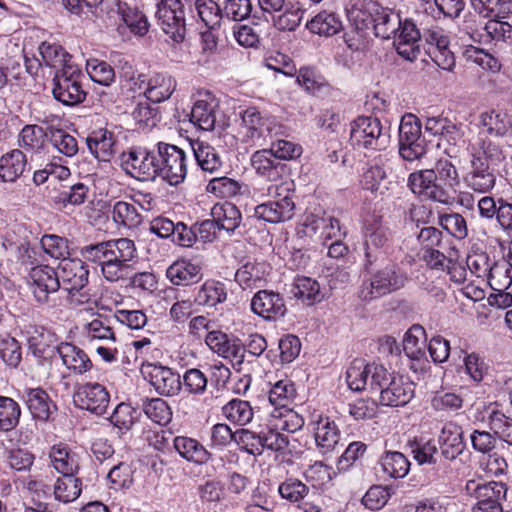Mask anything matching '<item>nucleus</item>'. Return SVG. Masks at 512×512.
Masks as SVG:
<instances>
[{"label": "nucleus", "mask_w": 512, "mask_h": 512, "mask_svg": "<svg viewBox=\"0 0 512 512\" xmlns=\"http://www.w3.org/2000/svg\"><path fill=\"white\" fill-rule=\"evenodd\" d=\"M80 253L86 261L98 265L109 282L127 278L132 270L130 262L137 256L135 244L128 238L90 244L82 247Z\"/></svg>", "instance_id": "1"}, {"label": "nucleus", "mask_w": 512, "mask_h": 512, "mask_svg": "<svg viewBox=\"0 0 512 512\" xmlns=\"http://www.w3.org/2000/svg\"><path fill=\"white\" fill-rule=\"evenodd\" d=\"M372 379L371 394L378 395L379 404L386 407H402L408 404L415 394V384L408 377L386 368L376 367Z\"/></svg>", "instance_id": "2"}, {"label": "nucleus", "mask_w": 512, "mask_h": 512, "mask_svg": "<svg viewBox=\"0 0 512 512\" xmlns=\"http://www.w3.org/2000/svg\"><path fill=\"white\" fill-rule=\"evenodd\" d=\"M389 142V130L382 126L378 118L361 116L351 123L350 143L354 148L381 151Z\"/></svg>", "instance_id": "3"}, {"label": "nucleus", "mask_w": 512, "mask_h": 512, "mask_svg": "<svg viewBox=\"0 0 512 512\" xmlns=\"http://www.w3.org/2000/svg\"><path fill=\"white\" fill-rule=\"evenodd\" d=\"M409 280L410 277L404 269L397 264H389L363 282L359 297L362 300H372L384 296L404 288Z\"/></svg>", "instance_id": "4"}, {"label": "nucleus", "mask_w": 512, "mask_h": 512, "mask_svg": "<svg viewBox=\"0 0 512 512\" xmlns=\"http://www.w3.org/2000/svg\"><path fill=\"white\" fill-rule=\"evenodd\" d=\"M364 269L390 257L393 252V237L389 228L381 224L366 227L364 232Z\"/></svg>", "instance_id": "5"}, {"label": "nucleus", "mask_w": 512, "mask_h": 512, "mask_svg": "<svg viewBox=\"0 0 512 512\" xmlns=\"http://www.w3.org/2000/svg\"><path fill=\"white\" fill-rule=\"evenodd\" d=\"M83 74L78 66H68L63 72H55L52 93L54 98L67 106L83 102L86 91L82 87Z\"/></svg>", "instance_id": "6"}, {"label": "nucleus", "mask_w": 512, "mask_h": 512, "mask_svg": "<svg viewBox=\"0 0 512 512\" xmlns=\"http://www.w3.org/2000/svg\"><path fill=\"white\" fill-rule=\"evenodd\" d=\"M72 398L75 407L96 416L106 414L110 404V393L99 382L77 383Z\"/></svg>", "instance_id": "7"}, {"label": "nucleus", "mask_w": 512, "mask_h": 512, "mask_svg": "<svg viewBox=\"0 0 512 512\" xmlns=\"http://www.w3.org/2000/svg\"><path fill=\"white\" fill-rule=\"evenodd\" d=\"M158 177L170 185H178L187 175V160L185 152L179 147L160 142L158 143Z\"/></svg>", "instance_id": "8"}, {"label": "nucleus", "mask_w": 512, "mask_h": 512, "mask_svg": "<svg viewBox=\"0 0 512 512\" xmlns=\"http://www.w3.org/2000/svg\"><path fill=\"white\" fill-rule=\"evenodd\" d=\"M140 372L156 393L161 396H175L182 389L181 376L160 363L144 361L141 364Z\"/></svg>", "instance_id": "9"}, {"label": "nucleus", "mask_w": 512, "mask_h": 512, "mask_svg": "<svg viewBox=\"0 0 512 512\" xmlns=\"http://www.w3.org/2000/svg\"><path fill=\"white\" fill-rule=\"evenodd\" d=\"M59 280L71 296L72 303H84L85 295L79 293L88 283L89 271L80 259L64 258L58 265Z\"/></svg>", "instance_id": "10"}, {"label": "nucleus", "mask_w": 512, "mask_h": 512, "mask_svg": "<svg viewBox=\"0 0 512 512\" xmlns=\"http://www.w3.org/2000/svg\"><path fill=\"white\" fill-rule=\"evenodd\" d=\"M121 167L139 181H152L158 177V159L145 149H130L121 155Z\"/></svg>", "instance_id": "11"}, {"label": "nucleus", "mask_w": 512, "mask_h": 512, "mask_svg": "<svg viewBox=\"0 0 512 512\" xmlns=\"http://www.w3.org/2000/svg\"><path fill=\"white\" fill-rule=\"evenodd\" d=\"M156 17L162 30L174 41L185 37L186 24L183 5L180 0H161L157 5Z\"/></svg>", "instance_id": "12"}, {"label": "nucleus", "mask_w": 512, "mask_h": 512, "mask_svg": "<svg viewBox=\"0 0 512 512\" xmlns=\"http://www.w3.org/2000/svg\"><path fill=\"white\" fill-rule=\"evenodd\" d=\"M268 195L277 196L278 199L269 200L259 204L254 209V215L270 223H280L290 220L294 215L295 203L289 195L280 197L279 186L269 185Z\"/></svg>", "instance_id": "13"}, {"label": "nucleus", "mask_w": 512, "mask_h": 512, "mask_svg": "<svg viewBox=\"0 0 512 512\" xmlns=\"http://www.w3.org/2000/svg\"><path fill=\"white\" fill-rule=\"evenodd\" d=\"M426 43V52L435 64L443 70L452 71L455 66V57L449 49V37L443 29L434 27L423 32Z\"/></svg>", "instance_id": "14"}, {"label": "nucleus", "mask_w": 512, "mask_h": 512, "mask_svg": "<svg viewBox=\"0 0 512 512\" xmlns=\"http://www.w3.org/2000/svg\"><path fill=\"white\" fill-rule=\"evenodd\" d=\"M133 83L138 86L140 93H143L146 99L152 103H161L168 100L176 89V80L167 74L158 73L149 79L145 75H139L133 79Z\"/></svg>", "instance_id": "15"}, {"label": "nucleus", "mask_w": 512, "mask_h": 512, "mask_svg": "<svg viewBox=\"0 0 512 512\" xmlns=\"http://www.w3.org/2000/svg\"><path fill=\"white\" fill-rule=\"evenodd\" d=\"M436 184L439 192L440 203L452 205L455 202L461 179L455 165L447 159H439L435 168Z\"/></svg>", "instance_id": "16"}, {"label": "nucleus", "mask_w": 512, "mask_h": 512, "mask_svg": "<svg viewBox=\"0 0 512 512\" xmlns=\"http://www.w3.org/2000/svg\"><path fill=\"white\" fill-rule=\"evenodd\" d=\"M21 399L35 421L47 423L52 421L57 414V405L42 388L24 389Z\"/></svg>", "instance_id": "17"}, {"label": "nucleus", "mask_w": 512, "mask_h": 512, "mask_svg": "<svg viewBox=\"0 0 512 512\" xmlns=\"http://www.w3.org/2000/svg\"><path fill=\"white\" fill-rule=\"evenodd\" d=\"M241 125L246 136L252 140L277 135L281 129L274 117L262 115L255 107L241 112Z\"/></svg>", "instance_id": "18"}, {"label": "nucleus", "mask_w": 512, "mask_h": 512, "mask_svg": "<svg viewBox=\"0 0 512 512\" xmlns=\"http://www.w3.org/2000/svg\"><path fill=\"white\" fill-rule=\"evenodd\" d=\"M463 179L468 188L478 193L489 192L496 182L494 170L490 167L487 157L480 155H473L469 170Z\"/></svg>", "instance_id": "19"}, {"label": "nucleus", "mask_w": 512, "mask_h": 512, "mask_svg": "<svg viewBox=\"0 0 512 512\" xmlns=\"http://www.w3.org/2000/svg\"><path fill=\"white\" fill-rule=\"evenodd\" d=\"M207 346L219 356L242 364L245 357V346L235 337H231L220 330L209 331L205 335Z\"/></svg>", "instance_id": "20"}, {"label": "nucleus", "mask_w": 512, "mask_h": 512, "mask_svg": "<svg viewBox=\"0 0 512 512\" xmlns=\"http://www.w3.org/2000/svg\"><path fill=\"white\" fill-rule=\"evenodd\" d=\"M29 351L37 358L46 359L57 352L58 339L55 333L37 324L25 327Z\"/></svg>", "instance_id": "21"}, {"label": "nucleus", "mask_w": 512, "mask_h": 512, "mask_svg": "<svg viewBox=\"0 0 512 512\" xmlns=\"http://www.w3.org/2000/svg\"><path fill=\"white\" fill-rule=\"evenodd\" d=\"M217 107V99L211 92H198L191 109L190 121L204 131H212L216 123Z\"/></svg>", "instance_id": "22"}, {"label": "nucleus", "mask_w": 512, "mask_h": 512, "mask_svg": "<svg viewBox=\"0 0 512 512\" xmlns=\"http://www.w3.org/2000/svg\"><path fill=\"white\" fill-rule=\"evenodd\" d=\"M438 444L440 457L446 461L456 459L466 447L462 427L454 421L445 422L438 435Z\"/></svg>", "instance_id": "23"}, {"label": "nucleus", "mask_w": 512, "mask_h": 512, "mask_svg": "<svg viewBox=\"0 0 512 512\" xmlns=\"http://www.w3.org/2000/svg\"><path fill=\"white\" fill-rule=\"evenodd\" d=\"M392 38L397 53L404 59L414 61L420 54L419 41L423 39V34L411 20L401 21V27Z\"/></svg>", "instance_id": "24"}, {"label": "nucleus", "mask_w": 512, "mask_h": 512, "mask_svg": "<svg viewBox=\"0 0 512 512\" xmlns=\"http://www.w3.org/2000/svg\"><path fill=\"white\" fill-rule=\"evenodd\" d=\"M315 443L318 450L326 455L339 445L341 432L336 422L328 416L318 415L312 421Z\"/></svg>", "instance_id": "25"}, {"label": "nucleus", "mask_w": 512, "mask_h": 512, "mask_svg": "<svg viewBox=\"0 0 512 512\" xmlns=\"http://www.w3.org/2000/svg\"><path fill=\"white\" fill-rule=\"evenodd\" d=\"M251 309L265 320H276L285 315L286 308L283 298L268 290L258 291L251 300Z\"/></svg>", "instance_id": "26"}, {"label": "nucleus", "mask_w": 512, "mask_h": 512, "mask_svg": "<svg viewBox=\"0 0 512 512\" xmlns=\"http://www.w3.org/2000/svg\"><path fill=\"white\" fill-rule=\"evenodd\" d=\"M466 489L476 499V503L490 506H502V502L506 499L507 494V486L502 481L485 483L469 481Z\"/></svg>", "instance_id": "27"}, {"label": "nucleus", "mask_w": 512, "mask_h": 512, "mask_svg": "<svg viewBox=\"0 0 512 512\" xmlns=\"http://www.w3.org/2000/svg\"><path fill=\"white\" fill-rule=\"evenodd\" d=\"M251 166L255 172L268 181H278L287 170L286 164L279 161L269 149L254 152L251 156Z\"/></svg>", "instance_id": "28"}, {"label": "nucleus", "mask_w": 512, "mask_h": 512, "mask_svg": "<svg viewBox=\"0 0 512 512\" xmlns=\"http://www.w3.org/2000/svg\"><path fill=\"white\" fill-rule=\"evenodd\" d=\"M90 316H98L109 320L111 317L116 320H147V315L141 309L126 307L124 303H114L113 306H107L104 303L93 302L83 309Z\"/></svg>", "instance_id": "29"}, {"label": "nucleus", "mask_w": 512, "mask_h": 512, "mask_svg": "<svg viewBox=\"0 0 512 512\" xmlns=\"http://www.w3.org/2000/svg\"><path fill=\"white\" fill-rule=\"evenodd\" d=\"M57 353L63 365L76 375H83L93 367V363L87 353L71 343L61 342L57 346Z\"/></svg>", "instance_id": "30"}, {"label": "nucleus", "mask_w": 512, "mask_h": 512, "mask_svg": "<svg viewBox=\"0 0 512 512\" xmlns=\"http://www.w3.org/2000/svg\"><path fill=\"white\" fill-rule=\"evenodd\" d=\"M380 363H364L363 361H354L346 371V382L348 387L355 392L367 390L371 393L372 379L376 367H380Z\"/></svg>", "instance_id": "31"}, {"label": "nucleus", "mask_w": 512, "mask_h": 512, "mask_svg": "<svg viewBox=\"0 0 512 512\" xmlns=\"http://www.w3.org/2000/svg\"><path fill=\"white\" fill-rule=\"evenodd\" d=\"M407 185L415 195L440 203L436 184V175L433 169H422L409 175Z\"/></svg>", "instance_id": "32"}, {"label": "nucleus", "mask_w": 512, "mask_h": 512, "mask_svg": "<svg viewBox=\"0 0 512 512\" xmlns=\"http://www.w3.org/2000/svg\"><path fill=\"white\" fill-rule=\"evenodd\" d=\"M166 277L173 285L190 286L198 283L203 274L198 264L187 259H178L167 268Z\"/></svg>", "instance_id": "33"}, {"label": "nucleus", "mask_w": 512, "mask_h": 512, "mask_svg": "<svg viewBox=\"0 0 512 512\" xmlns=\"http://www.w3.org/2000/svg\"><path fill=\"white\" fill-rule=\"evenodd\" d=\"M110 11L119 15L133 34L143 36L148 32L147 17L137 7L123 0H115Z\"/></svg>", "instance_id": "34"}, {"label": "nucleus", "mask_w": 512, "mask_h": 512, "mask_svg": "<svg viewBox=\"0 0 512 512\" xmlns=\"http://www.w3.org/2000/svg\"><path fill=\"white\" fill-rule=\"evenodd\" d=\"M172 444L181 458L193 464L204 465L211 459L212 454L194 438L176 436Z\"/></svg>", "instance_id": "35"}, {"label": "nucleus", "mask_w": 512, "mask_h": 512, "mask_svg": "<svg viewBox=\"0 0 512 512\" xmlns=\"http://www.w3.org/2000/svg\"><path fill=\"white\" fill-rule=\"evenodd\" d=\"M277 492L281 500L300 509L306 503L310 487L299 478L288 476L278 484Z\"/></svg>", "instance_id": "36"}, {"label": "nucleus", "mask_w": 512, "mask_h": 512, "mask_svg": "<svg viewBox=\"0 0 512 512\" xmlns=\"http://www.w3.org/2000/svg\"><path fill=\"white\" fill-rule=\"evenodd\" d=\"M30 279L35 287L34 294L39 300L46 299L48 293L57 291L60 286L58 272L46 265L32 267Z\"/></svg>", "instance_id": "37"}, {"label": "nucleus", "mask_w": 512, "mask_h": 512, "mask_svg": "<svg viewBox=\"0 0 512 512\" xmlns=\"http://www.w3.org/2000/svg\"><path fill=\"white\" fill-rule=\"evenodd\" d=\"M269 271V265L264 262H247L237 270L235 280L244 289L258 288L263 286Z\"/></svg>", "instance_id": "38"}, {"label": "nucleus", "mask_w": 512, "mask_h": 512, "mask_svg": "<svg viewBox=\"0 0 512 512\" xmlns=\"http://www.w3.org/2000/svg\"><path fill=\"white\" fill-rule=\"evenodd\" d=\"M306 28L313 34L331 37L343 29V23L335 12L323 10L307 21Z\"/></svg>", "instance_id": "39"}, {"label": "nucleus", "mask_w": 512, "mask_h": 512, "mask_svg": "<svg viewBox=\"0 0 512 512\" xmlns=\"http://www.w3.org/2000/svg\"><path fill=\"white\" fill-rule=\"evenodd\" d=\"M38 51L44 65L55 69L56 72H63L68 66H75L71 62V55L57 43L42 42Z\"/></svg>", "instance_id": "40"}, {"label": "nucleus", "mask_w": 512, "mask_h": 512, "mask_svg": "<svg viewBox=\"0 0 512 512\" xmlns=\"http://www.w3.org/2000/svg\"><path fill=\"white\" fill-rule=\"evenodd\" d=\"M480 125L487 134L493 137H504L511 132L510 116L502 110H489L480 114Z\"/></svg>", "instance_id": "41"}, {"label": "nucleus", "mask_w": 512, "mask_h": 512, "mask_svg": "<svg viewBox=\"0 0 512 512\" xmlns=\"http://www.w3.org/2000/svg\"><path fill=\"white\" fill-rule=\"evenodd\" d=\"M86 142L90 152L99 161H109L115 153L114 135L106 129L93 131Z\"/></svg>", "instance_id": "42"}, {"label": "nucleus", "mask_w": 512, "mask_h": 512, "mask_svg": "<svg viewBox=\"0 0 512 512\" xmlns=\"http://www.w3.org/2000/svg\"><path fill=\"white\" fill-rule=\"evenodd\" d=\"M375 35L382 39H390L401 27L400 16L391 9L378 7L373 14Z\"/></svg>", "instance_id": "43"}, {"label": "nucleus", "mask_w": 512, "mask_h": 512, "mask_svg": "<svg viewBox=\"0 0 512 512\" xmlns=\"http://www.w3.org/2000/svg\"><path fill=\"white\" fill-rule=\"evenodd\" d=\"M488 283L498 292L507 290L512 285V253L508 258H502L491 265L488 275Z\"/></svg>", "instance_id": "44"}, {"label": "nucleus", "mask_w": 512, "mask_h": 512, "mask_svg": "<svg viewBox=\"0 0 512 512\" xmlns=\"http://www.w3.org/2000/svg\"><path fill=\"white\" fill-rule=\"evenodd\" d=\"M379 464L382 471L393 479H402L410 471L411 463L407 457L398 451H385L380 459Z\"/></svg>", "instance_id": "45"}, {"label": "nucleus", "mask_w": 512, "mask_h": 512, "mask_svg": "<svg viewBox=\"0 0 512 512\" xmlns=\"http://www.w3.org/2000/svg\"><path fill=\"white\" fill-rule=\"evenodd\" d=\"M25 154L18 150L3 155L0 159V178L5 182H13L20 177L26 167Z\"/></svg>", "instance_id": "46"}, {"label": "nucleus", "mask_w": 512, "mask_h": 512, "mask_svg": "<svg viewBox=\"0 0 512 512\" xmlns=\"http://www.w3.org/2000/svg\"><path fill=\"white\" fill-rule=\"evenodd\" d=\"M211 215L218 227L227 232H233L239 227L242 216L239 209L230 202L216 204L211 210Z\"/></svg>", "instance_id": "47"}, {"label": "nucleus", "mask_w": 512, "mask_h": 512, "mask_svg": "<svg viewBox=\"0 0 512 512\" xmlns=\"http://www.w3.org/2000/svg\"><path fill=\"white\" fill-rule=\"evenodd\" d=\"M191 145L194 157L202 170L213 173L222 167L221 156L212 145L203 141H196Z\"/></svg>", "instance_id": "48"}, {"label": "nucleus", "mask_w": 512, "mask_h": 512, "mask_svg": "<svg viewBox=\"0 0 512 512\" xmlns=\"http://www.w3.org/2000/svg\"><path fill=\"white\" fill-rule=\"evenodd\" d=\"M290 293L306 305H313L320 302L323 298L319 283L314 279L304 276L295 279Z\"/></svg>", "instance_id": "49"}, {"label": "nucleus", "mask_w": 512, "mask_h": 512, "mask_svg": "<svg viewBox=\"0 0 512 512\" xmlns=\"http://www.w3.org/2000/svg\"><path fill=\"white\" fill-rule=\"evenodd\" d=\"M54 469L62 476H75L79 469L77 454L67 447L53 446L50 453Z\"/></svg>", "instance_id": "50"}, {"label": "nucleus", "mask_w": 512, "mask_h": 512, "mask_svg": "<svg viewBox=\"0 0 512 512\" xmlns=\"http://www.w3.org/2000/svg\"><path fill=\"white\" fill-rule=\"evenodd\" d=\"M82 492V480L76 476L59 477L54 484L55 500L67 504L78 499Z\"/></svg>", "instance_id": "51"}, {"label": "nucleus", "mask_w": 512, "mask_h": 512, "mask_svg": "<svg viewBox=\"0 0 512 512\" xmlns=\"http://www.w3.org/2000/svg\"><path fill=\"white\" fill-rule=\"evenodd\" d=\"M304 226L307 229L306 234H308V231L316 233L318 229H321L320 238L324 240H336L343 235L339 220L332 216L322 218L309 216L306 218Z\"/></svg>", "instance_id": "52"}, {"label": "nucleus", "mask_w": 512, "mask_h": 512, "mask_svg": "<svg viewBox=\"0 0 512 512\" xmlns=\"http://www.w3.org/2000/svg\"><path fill=\"white\" fill-rule=\"evenodd\" d=\"M138 416L137 409L128 403L121 402L114 408L108 420L120 434H125L138 421Z\"/></svg>", "instance_id": "53"}, {"label": "nucleus", "mask_w": 512, "mask_h": 512, "mask_svg": "<svg viewBox=\"0 0 512 512\" xmlns=\"http://www.w3.org/2000/svg\"><path fill=\"white\" fill-rule=\"evenodd\" d=\"M262 442L263 450L284 452L288 448L289 437L281 432L273 419H270L265 426H262Z\"/></svg>", "instance_id": "54"}, {"label": "nucleus", "mask_w": 512, "mask_h": 512, "mask_svg": "<svg viewBox=\"0 0 512 512\" xmlns=\"http://www.w3.org/2000/svg\"><path fill=\"white\" fill-rule=\"evenodd\" d=\"M142 410L152 422L164 426L171 421L172 411L162 398H146L142 400Z\"/></svg>", "instance_id": "55"}, {"label": "nucleus", "mask_w": 512, "mask_h": 512, "mask_svg": "<svg viewBox=\"0 0 512 512\" xmlns=\"http://www.w3.org/2000/svg\"><path fill=\"white\" fill-rule=\"evenodd\" d=\"M236 443L247 454L260 456L263 454L262 426L257 429H239L236 431Z\"/></svg>", "instance_id": "56"}, {"label": "nucleus", "mask_w": 512, "mask_h": 512, "mask_svg": "<svg viewBox=\"0 0 512 512\" xmlns=\"http://www.w3.org/2000/svg\"><path fill=\"white\" fill-rule=\"evenodd\" d=\"M223 415L232 423L244 426L253 418V409L248 401L232 399L222 408Z\"/></svg>", "instance_id": "57"}, {"label": "nucleus", "mask_w": 512, "mask_h": 512, "mask_svg": "<svg viewBox=\"0 0 512 512\" xmlns=\"http://www.w3.org/2000/svg\"><path fill=\"white\" fill-rule=\"evenodd\" d=\"M408 446L414 460L419 465L437 463L440 453L432 440L414 439L408 442Z\"/></svg>", "instance_id": "58"}, {"label": "nucleus", "mask_w": 512, "mask_h": 512, "mask_svg": "<svg viewBox=\"0 0 512 512\" xmlns=\"http://www.w3.org/2000/svg\"><path fill=\"white\" fill-rule=\"evenodd\" d=\"M431 408L440 413H455L463 406V398L456 392L436 391L430 401Z\"/></svg>", "instance_id": "59"}, {"label": "nucleus", "mask_w": 512, "mask_h": 512, "mask_svg": "<svg viewBox=\"0 0 512 512\" xmlns=\"http://www.w3.org/2000/svg\"><path fill=\"white\" fill-rule=\"evenodd\" d=\"M362 186L372 193L384 195L388 191L386 172L380 164L368 168L362 176Z\"/></svg>", "instance_id": "60"}, {"label": "nucleus", "mask_w": 512, "mask_h": 512, "mask_svg": "<svg viewBox=\"0 0 512 512\" xmlns=\"http://www.w3.org/2000/svg\"><path fill=\"white\" fill-rule=\"evenodd\" d=\"M424 329L419 324H415L405 333L403 339V351L405 355L414 361H420L425 355L424 342L418 335H423Z\"/></svg>", "instance_id": "61"}, {"label": "nucleus", "mask_w": 512, "mask_h": 512, "mask_svg": "<svg viewBox=\"0 0 512 512\" xmlns=\"http://www.w3.org/2000/svg\"><path fill=\"white\" fill-rule=\"evenodd\" d=\"M109 487L116 491L128 489L133 484V470L127 462L113 464L107 474Z\"/></svg>", "instance_id": "62"}, {"label": "nucleus", "mask_w": 512, "mask_h": 512, "mask_svg": "<svg viewBox=\"0 0 512 512\" xmlns=\"http://www.w3.org/2000/svg\"><path fill=\"white\" fill-rule=\"evenodd\" d=\"M296 389L293 382L289 379L277 381L268 393L269 402L280 409L286 406L295 398Z\"/></svg>", "instance_id": "63"}, {"label": "nucleus", "mask_w": 512, "mask_h": 512, "mask_svg": "<svg viewBox=\"0 0 512 512\" xmlns=\"http://www.w3.org/2000/svg\"><path fill=\"white\" fill-rule=\"evenodd\" d=\"M489 427L500 440L512 445V419L503 412L491 410L488 417Z\"/></svg>", "instance_id": "64"}]
</instances>
